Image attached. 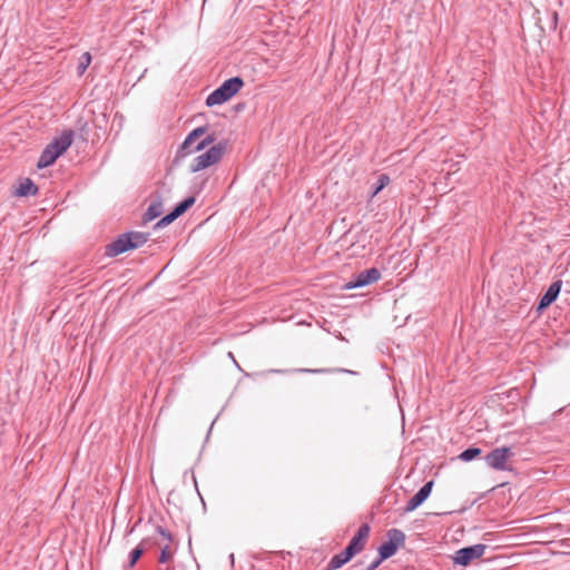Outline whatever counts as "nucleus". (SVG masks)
Segmentation results:
<instances>
[{"mask_svg": "<svg viewBox=\"0 0 570 570\" xmlns=\"http://www.w3.org/2000/svg\"><path fill=\"white\" fill-rule=\"evenodd\" d=\"M561 286H562L561 281L553 282L549 286V288L546 291L543 296L540 298L538 308L543 309V308L548 307L549 305H551L557 299V297L561 291Z\"/></svg>", "mask_w": 570, "mask_h": 570, "instance_id": "13", "label": "nucleus"}, {"mask_svg": "<svg viewBox=\"0 0 570 570\" xmlns=\"http://www.w3.org/2000/svg\"><path fill=\"white\" fill-rule=\"evenodd\" d=\"M129 249H132V244L130 243V238L125 233L119 235L112 243L106 246L105 254L109 257H115Z\"/></svg>", "mask_w": 570, "mask_h": 570, "instance_id": "11", "label": "nucleus"}, {"mask_svg": "<svg viewBox=\"0 0 570 570\" xmlns=\"http://www.w3.org/2000/svg\"><path fill=\"white\" fill-rule=\"evenodd\" d=\"M206 132V127H197L191 132L188 134L186 139L180 146L179 153L181 156H187L193 153L200 151L206 147L210 146L215 141L214 135H207L200 141L197 140Z\"/></svg>", "mask_w": 570, "mask_h": 570, "instance_id": "3", "label": "nucleus"}, {"mask_svg": "<svg viewBox=\"0 0 570 570\" xmlns=\"http://www.w3.org/2000/svg\"><path fill=\"white\" fill-rule=\"evenodd\" d=\"M132 244V249L138 248L147 243L149 234L141 232H129L126 233Z\"/></svg>", "mask_w": 570, "mask_h": 570, "instance_id": "17", "label": "nucleus"}, {"mask_svg": "<svg viewBox=\"0 0 570 570\" xmlns=\"http://www.w3.org/2000/svg\"><path fill=\"white\" fill-rule=\"evenodd\" d=\"M229 561H230V563L233 566L234 564V554L233 553L229 556Z\"/></svg>", "mask_w": 570, "mask_h": 570, "instance_id": "25", "label": "nucleus"}, {"mask_svg": "<svg viewBox=\"0 0 570 570\" xmlns=\"http://www.w3.org/2000/svg\"><path fill=\"white\" fill-rule=\"evenodd\" d=\"M368 534H370L368 524H366V523L362 524L357 529V531L354 534V537L352 538V540L346 546V549L350 550L351 552H353V554L355 556L363 549L364 541L367 539Z\"/></svg>", "mask_w": 570, "mask_h": 570, "instance_id": "12", "label": "nucleus"}, {"mask_svg": "<svg viewBox=\"0 0 570 570\" xmlns=\"http://www.w3.org/2000/svg\"><path fill=\"white\" fill-rule=\"evenodd\" d=\"M90 63H91V56L89 52H85L81 56L80 61L77 67L78 73L82 75L87 70V68L89 67Z\"/></svg>", "mask_w": 570, "mask_h": 570, "instance_id": "21", "label": "nucleus"}, {"mask_svg": "<svg viewBox=\"0 0 570 570\" xmlns=\"http://www.w3.org/2000/svg\"><path fill=\"white\" fill-rule=\"evenodd\" d=\"M228 356H229V358H233V360H234L233 353H230V352H229V353H228Z\"/></svg>", "mask_w": 570, "mask_h": 570, "instance_id": "27", "label": "nucleus"}, {"mask_svg": "<svg viewBox=\"0 0 570 570\" xmlns=\"http://www.w3.org/2000/svg\"><path fill=\"white\" fill-rule=\"evenodd\" d=\"M358 567H360V564H357V563H356V564L352 566V568H351V569H352V570H356Z\"/></svg>", "mask_w": 570, "mask_h": 570, "instance_id": "26", "label": "nucleus"}, {"mask_svg": "<svg viewBox=\"0 0 570 570\" xmlns=\"http://www.w3.org/2000/svg\"><path fill=\"white\" fill-rule=\"evenodd\" d=\"M225 149V142H218L210 146L205 153L193 159V163L190 164V173H197L217 164L223 158Z\"/></svg>", "mask_w": 570, "mask_h": 570, "instance_id": "4", "label": "nucleus"}, {"mask_svg": "<svg viewBox=\"0 0 570 570\" xmlns=\"http://www.w3.org/2000/svg\"><path fill=\"white\" fill-rule=\"evenodd\" d=\"M390 183V177L386 174H381L377 177L375 185L371 191V198L375 197L383 188H385Z\"/></svg>", "mask_w": 570, "mask_h": 570, "instance_id": "18", "label": "nucleus"}, {"mask_svg": "<svg viewBox=\"0 0 570 570\" xmlns=\"http://www.w3.org/2000/svg\"><path fill=\"white\" fill-rule=\"evenodd\" d=\"M38 193V188L30 178H24L19 183L14 194L20 197L33 196Z\"/></svg>", "mask_w": 570, "mask_h": 570, "instance_id": "16", "label": "nucleus"}, {"mask_svg": "<svg viewBox=\"0 0 570 570\" xmlns=\"http://www.w3.org/2000/svg\"><path fill=\"white\" fill-rule=\"evenodd\" d=\"M164 212V205L160 197H155L151 203L149 204L145 215L144 219L146 222L154 220L155 218L159 217Z\"/></svg>", "mask_w": 570, "mask_h": 570, "instance_id": "14", "label": "nucleus"}, {"mask_svg": "<svg viewBox=\"0 0 570 570\" xmlns=\"http://www.w3.org/2000/svg\"><path fill=\"white\" fill-rule=\"evenodd\" d=\"M487 546L478 543L459 549L454 556V562L461 566H468L472 560L479 559L484 554Z\"/></svg>", "mask_w": 570, "mask_h": 570, "instance_id": "7", "label": "nucleus"}, {"mask_svg": "<svg viewBox=\"0 0 570 570\" xmlns=\"http://www.w3.org/2000/svg\"><path fill=\"white\" fill-rule=\"evenodd\" d=\"M433 481L426 482L405 504L404 512L409 513L419 508L431 494Z\"/></svg>", "mask_w": 570, "mask_h": 570, "instance_id": "10", "label": "nucleus"}, {"mask_svg": "<svg viewBox=\"0 0 570 570\" xmlns=\"http://www.w3.org/2000/svg\"><path fill=\"white\" fill-rule=\"evenodd\" d=\"M513 456V452L509 446L495 448L484 458L485 464L497 471L509 470L508 462Z\"/></svg>", "mask_w": 570, "mask_h": 570, "instance_id": "6", "label": "nucleus"}, {"mask_svg": "<svg viewBox=\"0 0 570 570\" xmlns=\"http://www.w3.org/2000/svg\"><path fill=\"white\" fill-rule=\"evenodd\" d=\"M387 541L379 547V554L381 560H386L393 557L399 548L405 543V534L402 530L393 528L386 532Z\"/></svg>", "mask_w": 570, "mask_h": 570, "instance_id": "5", "label": "nucleus"}, {"mask_svg": "<svg viewBox=\"0 0 570 570\" xmlns=\"http://www.w3.org/2000/svg\"><path fill=\"white\" fill-rule=\"evenodd\" d=\"M195 204V197L190 196L176 205V207L167 215H165L160 220H158L155 225L156 228H161L174 220H176L179 216H181L187 209H189Z\"/></svg>", "mask_w": 570, "mask_h": 570, "instance_id": "9", "label": "nucleus"}, {"mask_svg": "<svg viewBox=\"0 0 570 570\" xmlns=\"http://www.w3.org/2000/svg\"><path fill=\"white\" fill-rule=\"evenodd\" d=\"M381 278V272L376 267H372L356 274L346 285L345 288L353 289L367 286Z\"/></svg>", "mask_w": 570, "mask_h": 570, "instance_id": "8", "label": "nucleus"}, {"mask_svg": "<svg viewBox=\"0 0 570 570\" xmlns=\"http://www.w3.org/2000/svg\"><path fill=\"white\" fill-rule=\"evenodd\" d=\"M147 542V540H144L139 546H137L135 549L131 550L129 554V567L132 568L136 562L140 559V557L144 554L145 548L144 544Z\"/></svg>", "mask_w": 570, "mask_h": 570, "instance_id": "19", "label": "nucleus"}, {"mask_svg": "<svg viewBox=\"0 0 570 570\" xmlns=\"http://www.w3.org/2000/svg\"><path fill=\"white\" fill-rule=\"evenodd\" d=\"M306 372H315V373H320V372H324V370H305Z\"/></svg>", "mask_w": 570, "mask_h": 570, "instance_id": "24", "label": "nucleus"}, {"mask_svg": "<svg viewBox=\"0 0 570 570\" xmlns=\"http://www.w3.org/2000/svg\"><path fill=\"white\" fill-rule=\"evenodd\" d=\"M72 142V131H63L59 137L55 138L46 148L42 150L37 167L46 168L52 165L59 156H61Z\"/></svg>", "mask_w": 570, "mask_h": 570, "instance_id": "1", "label": "nucleus"}, {"mask_svg": "<svg viewBox=\"0 0 570 570\" xmlns=\"http://www.w3.org/2000/svg\"><path fill=\"white\" fill-rule=\"evenodd\" d=\"M168 547L164 548L159 556V562L165 563L169 559Z\"/></svg>", "mask_w": 570, "mask_h": 570, "instance_id": "22", "label": "nucleus"}, {"mask_svg": "<svg viewBox=\"0 0 570 570\" xmlns=\"http://www.w3.org/2000/svg\"><path fill=\"white\" fill-rule=\"evenodd\" d=\"M481 449L480 448H469L464 451H462L459 455V459L464 461V462H470L472 461L473 459H475L476 456H479L481 454Z\"/></svg>", "mask_w": 570, "mask_h": 570, "instance_id": "20", "label": "nucleus"}, {"mask_svg": "<svg viewBox=\"0 0 570 570\" xmlns=\"http://www.w3.org/2000/svg\"><path fill=\"white\" fill-rule=\"evenodd\" d=\"M244 81L240 77H233L225 80L217 89L206 98V106L213 107L222 105L235 96L243 87Z\"/></svg>", "mask_w": 570, "mask_h": 570, "instance_id": "2", "label": "nucleus"}, {"mask_svg": "<svg viewBox=\"0 0 570 570\" xmlns=\"http://www.w3.org/2000/svg\"><path fill=\"white\" fill-rule=\"evenodd\" d=\"M354 557L353 552L346 548L338 554H335L327 564V570H336L347 563Z\"/></svg>", "mask_w": 570, "mask_h": 570, "instance_id": "15", "label": "nucleus"}, {"mask_svg": "<svg viewBox=\"0 0 570 570\" xmlns=\"http://www.w3.org/2000/svg\"><path fill=\"white\" fill-rule=\"evenodd\" d=\"M157 531H158V533H159L160 535H163L166 540H171V535H170V533H169L167 530H165L164 528H161V527H157Z\"/></svg>", "mask_w": 570, "mask_h": 570, "instance_id": "23", "label": "nucleus"}]
</instances>
